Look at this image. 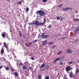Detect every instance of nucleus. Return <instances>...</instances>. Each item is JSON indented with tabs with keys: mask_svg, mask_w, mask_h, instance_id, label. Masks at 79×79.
Returning <instances> with one entry per match:
<instances>
[{
	"mask_svg": "<svg viewBox=\"0 0 79 79\" xmlns=\"http://www.w3.org/2000/svg\"><path fill=\"white\" fill-rule=\"evenodd\" d=\"M45 22H46V20H45V19H44V23H39L38 21H35V22L33 23V24L34 25H37V26H40V25H43L44 24H45Z\"/></svg>",
	"mask_w": 79,
	"mask_h": 79,
	"instance_id": "obj_1",
	"label": "nucleus"
},
{
	"mask_svg": "<svg viewBox=\"0 0 79 79\" xmlns=\"http://www.w3.org/2000/svg\"><path fill=\"white\" fill-rule=\"evenodd\" d=\"M36 13L37 15H40V16H44L45 15V12H44V11L40 10H38L36 12Z\"/></svg>",
	"mask_w": 79,
	"mask_h": 79,
	"instance_id": "obj_2",
	"label": "nucleus"
},
{
	"mask_svg": "<svg viewBox=\"0 0 79 79\" xmlns=\"http://www.w3.org/2000/svg\"><path fill=\"white\" fill-rule=\"evenodd\" d=\"M44 34L45 33H44L41 35V37H42V39H47V38H48V37H49V35H44Z\"/></svg>",
	"mask_w": 79,
	"mask_h": 79,
	"instance_id": "obj_3",
	"label": "nucleus"
},
{
	"mask_svg": "<svg viewBox=\"0 0 79 79\" xmlns=\"http://www.w3.org/2000/svg\"><path fill=\"white\" fill-rule=\"evenodd\" d=\"M71 9H72V8H71L67 7L64 9H63V10L64 11H68V10H71Z\"/></svg>",
	"mask_w": 79,
	"mask_h": 79,
	"instance_id": "obj_4",
	"label": "nucleus"
},
{
	"mask_svg": "<svg viewBox=\"0 0 79 79\" xmlns=\"http://www.w3.org/2000/svg\"><path fill=\"white\" fill-rule=\"evenodd\" d=\"M48 41L47 40H45L43 41L42 43V46H44V45H45L47 44Z\"/></svg>",
	"mask_w": 79,
	"mask_h": 79,
	"instance_id": "obj_5",
	"label": "nucleus"
},
{
	"mask_svg": "<svg viewBox=\"0 0 79 79\" xmlns=\"http://www.w3.org/2000/svg\"><path fill=\"white\" fill-rule=\"evenodd\" d=\"M66 52L68 53H72L73 51H72V50H71L70 49H67L66 50Z\"/></svg>",
	"mask_w": 79,
	"mask_h": 79,
	"instance_id": "obj_6",
	"label": "nucleus"
},
{
	"mask_svg": "<svg viewBox=\"0 0 79 79\" xmlns=\"http://www.w3.org/2000/svg\"><path fill=\"white\" fill-rule=\"evenodd\" d=\"M71 69V67H70V66H68L65 68V70L66 71H70V70Z\"/></svg>",
	"mask_w": 79,
	"mask_h": 79,
	"instance_id": "obj_7",
	"label": "nucleus"
},
{
	"mask_svg": "<svg viewBox=\"0 0 79 79\" xmlns=\"http://www.w3.org/2000/svg\"><path fill=\"white\" fill-rule=\"evenodd\" d=\"M73 76V72H70L69 74V77H70V78H71V77H72Z\"/></svg>",
	"mask_w": 79,
	"mask_h": 79,
	"instance_id": "obj_8",
	"label": "nucleus"
},
{
	"mask_svg": "<svg viewBox=\"0 0 79 79\" xmlns=\"http://www.w3.org/2000/svg\"><path fill=\"white\" fill-rule=\"evenodd\" d=\"M49 68V65H47L45 67L44 69H45V70H48V69Z\"/></svg>",
	"mask_w": 79,
	"mask_h": 79,
	"instance_id": "obj_9",
	"label": "nucleus"
},
{
	"mask_svg": "<svg viewBox=\"0 0 79 79\" xmlns=\"http://www.w3.org/2000/svg\"><path fill=\"white\" fill-rule=\"evenodd\" d=\"M1 53H2V54H3V53H4V49L3 48V47L2 48L1 51Z\"/></svg>",
	"mask_w": 79,
	"mask_h": 79,
	"instance_id": "obj_10",
	"label": "nucleus"
},
{
	"mask_svg": "<svg viewBox=\"0 0 79 79\" xmlns=\"http://www.w3.org/2000/svg\"><path fill=\"white\" fill-rule=\"evenodd\" d=\"M75 32H77V31H79V28H76L74 29Z\"/></svg>",
	"mask_w": 79,
	"mask_h": 79,
	"instance_id": "obj_11",
	"label": "nucleus"
},
{
	"mask_svg": "<svg viewBox=\"0 0 79 79\" xmlns=\"http://www.w3.org/2000/svg\"><path fill=\"white\" fill-rule=\"evenodd\" d=\"M4 45V47L7 48H8V45L6 44V43L5 42H4L3 43Z\"/></svg>",
	"mask_w": 79,
	"mask_h": 79,
	"instance_id": "obj_12",
	"label": "nucleus"
},
{
	"mask_svg": "<svg viewBox=\"0 0 79 79\" xmlns=\"http://www.w3.org/2000/svg\"><path fill=\"white\" fill-rule=\"evenodd\" d=\"M44 66H45V64H42L40 67V69H42L43 68H44Z\"/></svg>",
	"mask_w": 79,
	"mask_h": 79,
	"instance_id": "obj_13",
	"label": "nucleus"
},
{
	"mask_svg": "<svg viewBox=\"0 0 79 79\" xmlns=\"http://www.w3.org/2000/svg\"><path fill=\"white\" fill-rule=\"evenodd\" d=\"M17 4H18L19 5H22V2L21 1H19L17 2Z\"/></svg>",
	"mask_w": 79,
	"mask_h": 79,
	"instance_id": "obj_14",
	"label": "nucleus"
},
{
	"mask_svg": "<svg viewBox=\"0 0 79 79\" xmlns=\"http://www.w3.org/2000/svg\"><path fill=\"white\" fill-rule=\"evenodd\" d=\"M62 53V51H60L59 52L57 53V55H60V54H61V53Z\"/></svg>",
	"mask_w": 79,
	"mask_h": 79,
	"instance_id": "obj_15",
	"label": "nucleus"
},
{
	"mask_svg": "<svg viewBox=\"0 0 79 79\" xmlns=\"http://www.w3.org/2000/svg\"><path fill=\"white\" fill-rule=\"evenodd\" d=\"M79 69H76V74H77V73H78V72H79Z\"/></svg>",
	"mask_w": 79,
	"mask_h": 79,
	"instance_id": "obj_16",
	"label": "nucleus"
},
{
	"mask_svg": "<svg viewBox=\"0 0 79 79\" xmlns=\"http://www.w3.org/2000/svg\"><path fill=\"white\" fill-rule=\"evenodd\" d=\"M26 66H23L22 67V69H26Z\"/></svg>",
	"mask_w": 79,
	"mask_h": 79,
	"instance_id": "obj_17",
	"label": "nucleus"
},
{
	"mask_svg": "<svg viewBox=\"0 0 79 79\" xmlns=\"http://www.w3.org/2000/svg\"><path fill=\"white\" fill-rule=\"evenodd\" d=\"M5 68H6V71H8V70H9V68H8V67L7 66H6L5 67Z\"/></svg>",
	"mask_w": 79,
	"mask_h": 79,
	"instance_id": "obj_18",
	"label": "nucleus"
},
{
	"mask_svg": "<svg viewBox=\"0 0 79 79\" xmlns=\"http://www.w3.org/2000/svg\"><path fill=\"white\" fill-rule=\"evenodd\" d=\"M59 64L60 65H63V62L60 61Z\"/></svg>",
	"mask_w": 79,
	"mask_h": 79,
	"instance_id": "obj_19",
	"label": "nucleus"
},
{
	"mask_svg": "<svg viewBox=\"0 0 79 79\" xmlns=\"http://www.w3.org/2000/svg\"><path fill=\"white\" fill-rule=\"evenodd\" d=\"M29 69L30 71H32L33 70V68L32 67H29Z\"/></svg>",
	"mask_w": 79,
	"mask_h": 79,
	"instance_id": "obj_20",
	"label": "nucleus"
},
{
	"mask_svg": "<svg viewBox=\"0 0 79 79\" xmlns=\"http://www.w3.org/2000/svg\"><path fill=\"white\" fill-rule=\"evenodd\" d=\"M14 73L16 76H18V74L16 72H15Z\"/></svg>",
	"mask_w": 79,
	"mask_h": 79,
	"instance_id": "obj_21",
	"label": "nucleus"
},
{
	"mask_svg": "<svg viewBox=\"0 0 79 79\" xmlns=\"http://www.w3.org/2000/svg\"><path fill=\"white\" fill-rule=\"evenodd\" d=\"M62 6H63V4H60L58 6V7H59V8H60V7H61Z\"/></svg>",
	"mask_w": 79,
	"mask_h": 79,
	"instance_id": "obj_22",
	"label": "nucleus"
},
{
	"mask_svg": "<svg viewBox=\"0 0 79 79\" xmlns=\"http://www.w3.org/2000/svg\"><path fill=\"white\" fill-rule=\"evenodd\" d=\"M2 36L3 37L5 38V34H2Z\"/></svg>",
	"mask_w": 79,
	"mask_h": 79,
	"instance_id": "obj_23",
	"label": "nucleus"
},
{
	"mask_svg": "<svg viewBox=\"0 0 79 79\" xmlns=\"http://www.w3.org/2000/svg\"><path fill=\"white\" fill-rule=\"evenodd\" d=\"M29 10V8L27 7L26 9V11L27 12Z\"/></svg>",
	"mask_w": 79,
	"mask_h": 79,
	"instance_id": "obj_24",
	"label": "nucleus"
},
{
	"mask_svg": "<svg viewBox=\"0 0 79 79\" xmlns=\"http://www.w3.org/2000/svg\"><path fill=\"white\" fill-rule=\"evenodd\" d=\"M56 19L57 20H60V17L58 16L57 17Z\"/></svg>",
	"mask_w": 79,
	"mask_h": 79,
	"instance_id": "obj_25",
	"label": "nucleus"
},
{
	"mask_svg": "<svg viewBox=\"0 0 79 79\" xmlns=\"http://www.w3.org/2000/svg\"><path fill=\"white\" fill-rule=\"evenodd\" d=\"M73 63V61H69V64H72Z\"/></svg>",
	"mask_w": 79,
	"mask_h": 79,
	"instance_id": "obj_26",
	"label": "nucleus"
},
{
	"mask_svg": "<svg viewBox=\"0 0 79 79\" xmlns=\"http://www.w3.org/2000/svg\"><path fill=\"white\" fill-rule=\"evenodd\" d=\"M53 42H50L49 43V45H52V44H53Z\"/></svg>",
	"mask_w": 79,
	"mask_h": 79,
	"instance_id": "obj_27",
	"label": "nucleus"
},
{
	"mask_svg": "<svg viewBox=\"0 0 79 79\" xmlns=\"http://www.w3.org/2000/svg\"><path fill=\"white\" fill-rule=\"evenodd\" d=\"M32 45V43H29L28 44V45L29 47H31V45Z\"/></svg>",
	"mask_w": 79,
	"mask_h": 79,
	"instance_id": "obj_28",
	"label": "nucleus"
},
{
	"mask_svg": "<svg viewBox=\"0 0 79 79\" xmlns=\"http://www.w3.org/2000/svg\"><path fill=\"white\" fill-rule=\"evenodd\" d=\"M38 78L39 79H42V77H41V76L39 75V76H38Z\"/></svg>",
	"mask_w": 79,
	"mask_h": 79,
	"instance_id": "obj_29",
	"label": "nucleus"
},
{
	"mask_svg": "<svg viewBox=\"0 0 79 79\" xmlns=\"http://www.w3.org/2000/svg\"><path fill=\"white\" fill-rule=\"evenodd\" d=\"M56 60H54L53 61L54 63H56Z\"/></svg>",
	"mask_w": 79,
	"mask_h": 79,
	"instance_id": "obj_30",
	"label": "nucleus"
},
{
	"mask_svg": "<svg viewBox=\"0 0 79 79\" xmlns=\"http://www.w3.org/2000/svg\"><path fill=\"white\" fill-rule=\"evenodd\" d=\"M74 21H79V19H75L74 20Z\"/></svg>",
	"mask_w": 79,
	"mask_h": 79,
	"instance_id": "obj_31",
	"label": "nucleus"
},
{
	"mask_svg": "<svg viewBox=\"0 0 79 79\" xmlns=\"http://www.w3.org/2000/svg\"><path fill=\"white\" fill-rule=\"evenodd\" d=\"M41 71H45V68L44 69H43L41 70Z\"/></svg>",
	"mask_w": 79,
	"mask_h": 79,
	"instance_id": "obj_32",
	"label": "nucleus"
},
{
	"mask_svg": "<svg viewBox=\"0 0 79 79\" xmlns=\"http://www.w3.org/2000/svg\"><path fill=\"white\" fill-rule=\"evenodd\" d=\"M49 76H47L46 77L45 79H49Z\"/></svg>",
	"mask_w": 79,
	"mask_h": 79,
	"instance_id": "obj_33",
	"label": "nucleus"
},
{
	"mask_svg": "<svg viewBox=\"0 0 79 79\" xmlns=\"http://www.w3.org/2000/svg\"><path fill=\"white\" fill-rule=\"evenodd\" d=\"M78 42V40H75L74 41L75 43H77V42Z\"/></svg>",
	"mask_w": 79,
	"mask_h": 79,
	"instance_id": "obj_34",
	"label": "nucleus"
},
{
	"mask_svg": "<svg viewBox=\"0 0 79 79\" xmlns=\"http://www.w3.org/2000/svg\"><path fill=\"white\" fill-rule=\"evenodd\" d=\"M60 60V58H57L56 59V61H58V60Z\"/></svg>",
	"mask_w": 79,
	"mask_h": 79,
	"instance_id": "obj_35",
	"label": "nucleus"
},
{
	"mask_svg": "<svg viewBox=\"0 0 79 79\" xmlns=\"http://www.w3.org/2000/svg\"><path fill=\"white\" fill-rule=\"evenodd\" d=\"M43 2H47V0H43Z\"/></svg>",
	"mask_w": 79,
	"mask_h": 79,
	"instance_id": "obj_36",
	"label": "nucleus"
},
{
	"mask_svg": "<svg viewBox=\"0 0 79 79\" xmlns=\"http://www.w3.org/2000/svg\"><path fill=\"white\" fill-rule=\"evenodd\" d=\"M25 45H26V47H29V45L27 44L26 43L25 44Z\"/></svg>",
	"mask_w": 79,
	"mask_h": 79,
	"instance_id": "obj_37",
	"label": "nucleus"
},
{
	"mask_svg": "<svg viewBox=\"0 0 79 79\" xmlns=\"http://www.w3.org/2000/svg\"><path fill=\"white\" fill-rule=\"evenodd\" d=\"M19 65H20V66H23V63H20L19 64Z\"/></svg>",
	"mask_w": 79,
	"mask_h": 79,
	"instance_id": "obj_38",
	"label": "nucleus"
},
{
	"mask_svg": "<svg viewBox=\"0 0 79 79\" xmlns=\"http://www.w3.org/2000/svg\"><path fill=\"white\" fill-rule=\"evenodd\" d=\"M52 27V26L50 25L48 27V28H50Z\"/></svg>",
	"mask_w": 79,
	"mask_h": 79,
	"instance_id": "obj_39",
	"label": "nucleus"
},
{
	"mask_svg": "<svg viewBox=\"0 0 79 79\" xmlns=\"http://www.w3.org/2000/svg\"><path fill=\"white\" fill-rule=\"evenodd\" d=\"M37 40H34V41H33V42L34 43V42H37Z\"/></svg>",
	"mask_w": 79,
	"mask_h": 79,
	"instance_id": "obj_40",
	"label": "nucleus"
},
{
	"mask_svg": "<svg viewBox=\"0 0 79 79\" xmlns=\"http://www.w3.org/2000/svg\"><path fill=\"white\" fill-rule=\"evenodd\" d=\"M31 60H34V58L33 57L31 58Z\"/></svg>",
	"mask_w": 79,
	"mask_h": 79,
	"instance_id": "obj_41",
	"label": "nucleus"
},
{
	"mask_svg": "<svg viewBox=\"0 0 79 79\" xmlns=\"http://www.w3.org/2000/svg\"><path fill=\"white\" fill-rule=\"evenodd\" d=\"M11 71H12L13 72H14V70L13 69H11Z\"/></svg>",
	"mask_w": 79,
	"mask_h": 79,
	"instance_id": "obj_42",
	"label": "nucleus"
},
{
	"mask_svg": "<svg viewBox=\"0 0 79 79\" xmlns=\"http://www.w3.org/2000/svg\"><path fill=\"white\" fill-rule=\"evenodd\" d=\"M33 24V23H30V25H32H32H34V24Z\"/></svg>",
	"mask_w": 79,
	"mask_h": 79,
	"instance_id": "obj_43",
	"label": "nucleus"
},
{
	"mask_svg": "<svg viewBox=\"0 0 79 79\" xmlns=\"http://www.w3.org/2000/svg\"><path fill=\"white\" fill-rule=\"evenodd\" d=\"M3 68V66H0V69H2Z\"/></svg>",
	"mask_w": 79,
	"mask_h": 79,
	"instance_id": "obj_44",
	"label": "nucleus"
},
{
	"mask_svg": "<svg viewBox=\"0 0 79 79\" xmlns=\"http://www.w3.org/2000/svg\"><path fill=\"white\" fill-rule=\"evenodd\" d=\"M55 47H56V46H53L52 47V48H55Z\"/></svg>",
	"mask_w": 79,
	"mask_h": 79,
	"instance_id": "obj_45",
	"label": "nucleus"
},
{
	"mask_svg": "<svg viewBox=\"0 0 79 79\" xmlns=\"http://www.w3.org/2000/svg\"><path fill=\"white\" fill-rule=\"evenodd\" d=\"M7 2H10V0H6Z\"/></svg>",
	"mask_w": 79,
	"mask_h": 79,
	"instance_id": "obj_46",
	"label": "nucleus"
},
{
	"mask_svg": "<svg viewBox=\"0 0 79 79\" xmlns=\"http://www.w3.org/2000/svg\"><path fill=\"white\" fill-rule=\"evenodd\" d=\"M63 58H64V57L62 56L61 57V59H63Z\"/></svg>",
	"mask_w": 79,
	"mask_h": 79,
	"instance_id": "obj_47",
	"label": "nucleus"
},
{
	"mask_svg": "<svg viewBox=\"0 0 79 79\" xmlns=\"http://www.w3.org/2000/svg\"><path fill=\"white\" fill-rule=\"evenodd\" d=\"M19 34L21 36V33H19Z\"/></svg>",
	"mask_w": 79,
	"mask_h": 79,
	"instance_id": "obj_48",
	"label": "nucleus"
},
{
	"mask_svg": "<svg viewBox=\"0 0 79 79\" xmlns=\"http://www.w3.org/2000/svg\"><path fill=\"white\" fill-rule=\"evenodd\" d=\"M66 37H62V39H66Z\"/></svg>",
	"mask_w": 79,
	"mask_h": 79,
	"instance_id": "obj_49",
	"label": "nucleus"
},
{
	"mask_svg": "<svg viewBox=\"0 0 79 79\" xmlns=\"http://www.w3.org/2000/svg\"><path fill=\"white\" fill-rule=\"evenodd\" d=\"M64 18H62L61 19V20H63V19Z\"/></svg>",
	"mask_w": 79,
	"mask_h": 79,
	"instance_id": "obj_50",
	"label": "nucleus"
},
{
	"mask_svg": "<svg viewBox=\"0 0 79 79\" xmlns=\"http://www.w3.org/2000/svg\"><path fill=\"white\" fill-rule=\"evenodd\" d=\"M64 79H68V78H67L66 77H65L64 78Z\"/></svg>",
	"mask_w": 79,
	"mask_h": 79,
	"instance_id": "obj_51",
	"label": "nucleus"
},
{
	"mask_svg": "<svg viewBox=\"0 0 79 79\" xmlns=\"http://www.w3.org/2000/svg\"><path fill=\"white\" fill-rule=\"evenodd\" d=\"M75 13H77V11H75Z\"/></svg>",
	"mask_w": 79,
	"mask_h": 79,
	"instance_id": "obj_52",
	"label": "nucleus"
},
{
	"mask_svg": "<svg viewBox=\"0 0 79 79\" xmlns=\"http://www.w3.org/2000/svg\"><path fill=\"white\" fill-rule=\"evenodd\" d=\"M77 63H79V60H78L77 61Z\"/></svg>",
	"mask_w": 79,
	"mask_h": 79,
	"instance_id": "obj_53",
	"label": "nucleus"
},
{
	"mask_svg": "<svg viewBox=\"0 0 79 79\" xmlns=\"http://www.w3.org/2000/svg\"><path fill=\"white\" fill-rule=\"evenodd\" d=\"M77 28L78 29H79V25L78 27H77Z\"/></svg>",
	"mask_w": 79,
	"mask_h": 79,
	"instance_id": "obj_54",
	"label": "nucleus"
},
{
	"mask_svg": "<svg viewBox=\"0 0 79 79\" xmlns=\"http://www.w3.org/2000/svg\"><path fill=\"white\" fill-rule=\"evenodd\" d=\"M30 54H31V55H32V53H30Z\"/></svg>",
	"mask_w": 79,
	"mask_h": 79,
	"instance_id": "obj_55",
	"label": "nucleus"
},
{
	"mask_svg": "<svg viewBox=\"0 0 79 79\" xmlns=\"http://www.w3.org/2000/svg\"><path fill=\"white\" fill-rule=\"evenodd\" d=\"M40 34L38 36H40Z\"/></svg>",
	"mask_w": 79,
	"mask_h": 79,
	"instance_id": "obj_56",
	"label": "nucleus"
},
{
	"mask_svg": "<svg viewBox=\"0 0 79 79\" xmlns=\"http://www.w3.org/2000/svg\"><path fill=\"white\" fill-rule=\"evenodd\" d=\"M27 63H28V61H27Z\"/></svg>",
	"mask_w": 79,
	"mask_h": 79,
	"instance_id": "obj_57",
	"label": "nucleus"
},
{
	"mask_svg": "<svg viewBox=\"0 0 79 79\" xmlns=\"http://www.w3.org/2000/svg\"><path fill=\"white\" fill-rule=\"evenodd\" d=\"M1 69H0V71H1Z\"/></svg>",
	"mask_w": 79,
	"mask_h": 79,
	"instance_id": "obj_58",
	"label": "nucleus"
},
{
	"mask_svg": "<svg viewBox=\"0 0 79 79\" xmlns=\"http://www.w3.org/2000/svg\"><path fill=\"white\" fill-rule=\"evenodd\" d=\"M20 32H21V31H20Z\"/></svg>",
	"mask_w": 79,
	"mask_h": 79,
	"instance_id": "obj_59",
	"label": "nucleus"
}]
</instances>
